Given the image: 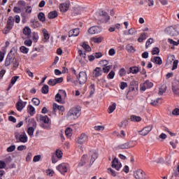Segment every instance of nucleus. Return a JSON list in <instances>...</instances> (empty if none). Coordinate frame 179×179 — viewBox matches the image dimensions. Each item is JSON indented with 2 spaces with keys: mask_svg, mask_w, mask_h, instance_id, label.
I'll return each instance as SVG.
<instances>
[{
  "mask_svg": "<svg viewBox=\"0 0 179 179\" xmlns=\"http://www.w3.org/2000/svg\"><path fill=\"white\" fill-rule=\"evenodd\" d=\"M79 56L77 57L80 64H83V59H86V53H83V51L79 50H78Z\"/></svg>",
  "mask_w": 179,
  "mask_h": 179,
  "instance_id": "nucleus-21",
  "label": "nucleus"
},
{
  "mask_svg": "<svg viewBox=\"0 0 179 179\" xmlns=\"http://www.w3.org/2000/svg\"><path fill=\"white\" fill-rule=\"evenodd\" d=\"M37 121H39L40 122H43L44 124H51V120L49 119L48 116L47 115H38L36 116Z\"/></svg>",
  "mask_w": 179,
  "mask_h": 179,
  "instance_id": "nucleus-8",
  "label": "nucleus"
},
{
  "mask_svg": "<svg viewBox=\"0 0 179 179\" xmlns=\"http://www.w3.org/2000/svg\"><path fill=\"white\" fill-rule=\"evenodd\" d=\"M48 83V85L50 86H55L57 85L55 79H50V80H49Z\"/></svg>",
  "mask_w": 179,
  "mask_h": 179,
  "instance_id": "nucleus-57",
  "label": "nucleus"
},
{
  "mask_svg": "<svg viewBox=\"0 0 179 179\" xmlns=\"http://www.w3.org/2000/svg\"><path fill=\"white\" fill-rule=\"evenodd\" d=\"M153 43H155V40L152 38H150L145 43L146 48H148L150 44H153Z\"/></svg>",
  "mask_w": 179,
  "mask_h": 179,
  "instance_id": "nucleus-45",
  "label": "nucleus"
},
{
  "mask_svg": "<svg viewBox=\"0 0 179 179\" xmlns=\"http://www.w3.org/2000/svg\"><path fill=\"white\" fill-rule=\"evenodd\" d=\"M114 76H115V72L111 71L107 76V79H114Z\"/></svg>",
  "mask_w": 179,
  "mask_h": 179,
  "instance_id": "nucleus-50",
  "label": "nucleus"
},
{
  "mask_svg": "<svg viewBox=\"0 0 179 179\" xmlns=\"http://www.w3.org/2000/svg\"><path fill=\"white\" fill-rule=\"evenodd\" d=\"M151 62H154L155 64H157V65H162V64H163L160 57H154L153 58H151Z\"/></svg>",
  "mask_w": 179,
  "mask_h": 179,
  "instance_id": "nucleus-26",
  "label": "nucleus"
},
{
  "mask_svg": "<svg viewBox=\"0 0 179 179\" xmlns=\"http://www.w3.org/2000/svg\"><path fill=\"white\" fill-rule=\"evenodd\" d=\"M169 43H170V44H173V45H177L178 44H179V40H178V41H174L173 39H168Z\"/></svg>",
  "mask_w": 179,
  "mask_h": 179,
  "instance_id": "nucleus-61",
  "label": "nucleus"
},
{
  "mask_svg": "<svg viewBox=\"0 0 179 179\" xmlns=\"http://www.w3.org/2000/svg\"><path fill=\"white\" fill-rule=\"evenodd\" d=\"M86 156L83 155L81 158L80 162L78 163V167H82L83 166H85V163H86L85 162V159Z\"/></svg>",
  "mask_w": 179,
  "mask_h": 179,
  "instance_id": "nucleus-42",
  "label": "nucleus"
},
{
  "mask_svg": "<svg viewBox=\"0 0 179 179\" xmlns=\"http://www.w3.org/2000/svg\"><path fill=\"white\" fill-rule=\"evenodd\" d=\"M126 50L128 51V52H135V51H136L135 48H134V46H132L131 44H128L126 46Z\"/></svg>",
  "mask_w": 179,
  "mask_h": 179,
  "instance_id": "nucleus-38",
  "label": "nucleus"
},
{
  "mask_svg": "<svg viewBox=\"0 0 179 179\" xmlns=\"http://www.w3.org/2000/svg\"><path fill=\"white\" fill-rule=\"evenodd\" d=\"M88 138L89 137L87 136V135L85 134H81L80 136L76 139V142L79 145H83V143H86V142H87Z\"/></svg>",
  "mask_w": 179,
  "mask_h": 179,
  "instance_id": "nucleus-7",
  "label": "nucleus"
},
{
  "mask_svg": "<svg viewBox=\"0 0 179 179\" xmlns=\"http://www.w3.org/2000/svg\"><path fill=\"white\" fill-rule=\"evenodd\" d=\"M61 111V113H64L65 111V108L64 106H59L57 103H53V111L56 113L57 111Z\"/></svg>",
  "mask_w": 179,
  "mask_h": 179,
  "instance_id": "nucleus-19",
  "label": "nucleus"
},
{
  "mask_svg": "<svg viewBox=\"0 0 179 179\" xmlns=\"http://www.w3.org/2000/svg\"><path fill=\"white\" fill-rule=\"evenodd\" d=\"M59 94L61 95L62 98L66 99V92L64 90H60Z\"/></svg>",
  "mask_w": 179,
  "mask_h": 179,
  "instance_id": "nucleus-48",
  "label": "nucleus"
},
{
  "mask_svg": "<svg viewBox=\"0 0 179 179\" xmlns=\"http://www.w3.org/2000/svg\"><path fill=\"white\" fill-rule=\"evenodd\" d=\"M17 5L20 8H23V7L26 6V2L24 1H18Z\"/></svg>",
  "mask_w": 179,
  "mask_h": 179,
  "instance_id": "nucleus-62",
  "label": "nucleus"
},
{
  "mask_svg": "<svg viewBox=\"0 0 179 179\" xmlns=\"http://www.w3.org/2000/svg\"><path fill=\"white\" fill-rule=\"evenodd\" d=\"M108 173H109V174H111L113 177H116L117 176V173H115V171L113 170L111 168L108 169Z\"/></svg>",
  "mask_w": 179,
  "mask_h": 179,
  "instance_id": "nucleus-53",
  "label": "nucleus"
},
{
  "mask_svg": "<svg viewBox=\"0 0 179 179\" xmlns=\"http://www.w3.org/2000/svg\"><path fill=\"white\" fill-rule=\"evenodd\" d=\"M27 110L30 115L32 116V115H34V114H36V109L34 108V107H33V106L29 105Z\"/></svg>",
  "mask_w": 179,
  "mask_h": 179,
  "instance_id": "nucleus-27",
  "label": "nucleus"
},
{
  "mask_svg": "<svg viewBox=\"0 0 179 179\" xmlns=\"http://www.w3.org/2000/svg\"><path fill=\"white\" fill-rule=\"evenodd\" d=\"M140 69H138V66H133L129 68V72L130 73H138L139 72Z\"/></svg>",
  "mask_w": 179,
  "mask_h": 179,
  "instance_id": "nucleus-34",
  "label": "nucleus"
},
{
  "mask_svg": "<svg viewBox=\"0 0 179 179\" xmlns=\"http://www.w3.org/2000/svg\"><path fill=\"white\" fill-rule=\"evenodd\" d=\"M58 16V13L55 10L50 12L48 15V19H55Z\"/></svg>",
  "mask_w": 179,
  "mask_h": 179,
  "instance_id": "nucleus-28",
  "label": "nucleus"
},
{
  "mask_svg": "<svg viewBox=\"0 0 179 179\" xmlns=\"http://www.w3.org/2000/svg\"><path fill=\"white\" fill-rule=\"evenodd\" d=\"M152 87H153L152 83L147 80L144 83L140 85V90H141V92H145L146 89H150Z\"/></svg>",
  "mask_w": 179,
  "mask_h": 179,
  "instance_id": "nucleus-10",
  "label": "nucleus"
},
{
  "mask_svg": "<svg viewBox=\"0 0 179 179\" xmlns=\"http://www.w3.org/2000/svg\"><path fill=\"white\" fill-rule=\"evenodd\" d=\"M55 100L57 101V103H62V96L59 93L57 94L55 96Z\"/></svg>",
  "mask_w": 179,
  "mask_h": 179,
  "instance_id": "nucleus-46",
  "label": "nucleus"
},
{
  "mask_svg": "<svg viewBox=\"0 0 179 179\" xmlns=\"http://www.w3.org/2000/svg\"><path fill=\"white\" fill-rule=\"evenodd\" d=\"M57 170L61 173V174H65L68 171V164L63 163L57 166Z\"/></svg>",
  "mask_w": 179,
  "mask_h": 179,
  "instance_id": "nucleus-14",
  "label": "nucleus"
},
{
  "mask_svg": "<svg viewBox=\"0 0 179 179\" xmlns=\"http://www.w3.org/2000/svg\"><path fill=\"white\" fill-rule=\"evenodd\" d=\"M20 50L23 54H27V52H29V48L25 46H21Z\"/></svg>",
  "mask_w": 179,
  "mask_h": 179,
  "instance_id": "nucleus-51",
  "label": "nucleus"
},
{
  "mask_svg": "<svg viewBox=\"0 0 179 179\" xmlns=\"http://www.w3.org/2000/svg\"><path fill=\"white\" fill-rule=\"evenodd\" d=\"M32 38H33L34 43H37V40H38V34L34 32L32 34Z\"/></svg>",
  "mask_w": 179,
  "mask_h": 179,
  "instance_id": "nucleus-52",
  "label": "nucleus"
},
{
  "mask_svg": "<svg viewBox=\"0 0 179 179\" xmlns=\"http://www.w3.org/2000/svg\"><path fill=\"white\" fill-rule=\"evenodd\" d=\"M15 139L21 142L22 143H26L27 142V135L25 132H23L22 134H15Z\"/></svg>",
  "mask_w": 179,
  "mask_h": 179,
  "instance_id": "nucleus-12",
  "label": "nucleus"
},
{
  "mask_svg": "<svg viewBox=\"0 0 179 179\" xmlns=\"http://www.w3.org/2000/svg\"><path fill=\"white\" fill-rule=\"evenodd\" d=\"M43 33L45 40H48L50 38V35L48 34V31H47V29H43Z\"/></svg>",
  "mask_w": 179,
  "mask_h": 179,
  "instance_id": "nucleus-44",
  "label": "nucleus"
},
{
  "mask_svg": "<svg viewBox=\"0 0 179 179\" xmlns=\"http://www.w3.org/2000/svg\"><path fill=\"white\" fill-rule=\"evenodd\" d=\"M38 20H40V22L44 23V22H45V15L44 14V13H39L38 14Z\"/></svg>",
  "mask_w": 179,
  "mask_h": 179,
  "instance_id": "nucleus-32",
  "label": "nucleus"
},
{
  "mask_svg": "<svg viewBox=\"0 0 179 179\" xmlns=\"http://www.w3.org/2000/svg\"><path fill=\"white\" fill-rule=\"evenodd\" d=\"M79 36V29L76 28L69 31V37H78Z\"/></svg>",
  "mask_w": 179,
  "mask_h": 179,
  "instance_id": "nucleus-22",
  "label": "nucleus"
},
{
  "mask_svg": "<svg viewBox=\"0 0 179 179\" xmlns=\"http://www.w3.org/2000/svg\"><path fill=\"white\" fill-rule=\"evenodd\" d=\"M153 129V125L150 124L149 126L145 127L142 130L138 131V134L142 136H146Z\"/></svg>",
  "mask_w": 179,
  "mask_h": 179,
  "instance_id": "nucleus-11",
  "label": "nucleus"
},
{
  "mask_svg": "<svg viewBox=\"0 0 179 179\" xmlns=\"http://www.w3.org/2000/svg\"><path fill=\"white\" fill-rule=\"evenodd\" d=\"M23 34L24 36H27V38H30V36L31 34V29L29 27H25L23 29Z\"/></svg>",
  "mask_w": 179,
  "mask_h": 179,
  "instance_id": "nucleus-25",
  "label": "nucleus"
},
{
  "mask_svg": "<svg viewBox=\"0 0 179 179\" xmlns=\"http://www.w3.org/2000/svg\"><path fill=\"white\" fill-rule=\"evenodd\" d=\"M27 134L29 136H33L34 134V128L33 127H29L27 129Z\"/></svg>",
  "mask_w": 179,
  "mask_h": 179,
  "instance_id": "nucleus-43",
  "label": "nucleus"
},
{
  "mask_svg": "<svg viewBox=\"0 0 179 179\" xmlns=\"http://www.w3.org/2000/svg\"><path fill=\"white\" fill-rule=\"evenodd\" d=\"M103 40H104V38L103 36H99L98 38H92V41H93L94 43H101V41H103Z\"/></svg>",
  "mask_w": 179,
  "mask_h": 179,
  "instance_id": "nucleus-35",
  "label": "nucleus"
},
{
  "mask_svg": "<svg viewBox=\"0 0 179 179\" xmlns=\"http://www.w3.org/2000/svg\"><path fill=\"white\" fill-rule=\"evenodd\" d=\"M100 31H101V28H100L99 26H94L88 29V33L90 34H99Z\"/></svg>",
  "mask_w": 179,
  "mask_h": 179,
  "instance_id": "nucleus-16",
  "label": "nucleus"
},
{
  "mask_svg": "<svg viewBox=\"0 0 179 179\" xmlns=\"http://www.w3.org/2000/svg\"><path fill=\"white\" fill-rule=\"evenodd\" d=\"M131 121H133L134 122H139L142 121V118L139 116L136 115H131L130 117Z\"/></svg>",
  "mask_w": 179,
  "mask_h": 179,
  "instance_id": "nucleus-31",
  "label": "nucleus"
},
{
  "mask_svg": "<svg viewBox=\"0 0 179 179\" xmlns=\"http://www.w3.org/2000/svg\"><path fill=\"white\" fill-rule=\"evenodd\" d=\"M80 107L76 108H72L69 110V111L67 113V116L71 121H73L74 120H77L78 117H80Z\"/></svg>",
  "mask_w": 179,
  "mask_h": 179,
  "instance_id": "nucleus-1",
  "label": "nucleus"
},
{
  "mask_svg": "<svg viewBox=\"0 0 179 179\" xmlns=\"http://www.w3.org/2000/svg\"><path fill=\"white\" fill-rule=\"evenodd\" d=\"M127 71H125V69L122 68L119 71V75L120 76L122 77L124 75H126Z\"/></svg>",
  "mask_w": 179,
  "mask_h": 179,
  "instance_id": "nucleus-56",
  "label": "nucleus"
},
{
  "mask_svg": "<svg viewBox=\"0 0 179 179\" xmlns=\"http://www.w3.org/2000/svg\"><path fill=\"white\" fill-rule=\"evenodd\" d=\"M178 65V60H174L173 62L172 71H174V69H177Z\"/></svg>",
  "mask_w": 179,
  "mask_h": 179,
  "instance_id": "nucleus-60",
  "label": "nucleus"
},
{
  "mask_svg": "<svg viewBox=\"0 0 179 179\" xmlns=\"http://www.w3.org/2000/svg\"><path fill=\"white\" fill-rule=\"evenodd\" d=\"M12 52H13V51L10 50L7 55V57H6V62H5L6 66H9V65H10V64H12L13 62V61L16 59V58H15V55Z\"/></svg>",
  "mask_w": 179,
  "mask_h": 179,
  "instance_id": "nucleus-6",
  "label": "nucleus"
},
{
  "mask_svg": "<svg viewBox=\"0 0 179 179\" xmlns=\"http://www.w3.org/2000/svg\"><path fill=\"white\" fill-rule=\"evenodd\" d=\"M172 90L176 96L179 94V80H175L173 83Z\"/></svg>",
  "mask_w": 179,
  "mask_h": 179,
  "instance_id": "nucleus-15",
  "label": "nucleus"
},
{
  "mask_svg": "<svg viewBox=\"0 0 179 179\" xmlns=\"http://www.w3.org/2000/svg\"><path fill=\"white\" fill-rule=\"evenodd\" d=\"M30 23L33 29H38V27H41V24L40 22L36 21L35 19L31 20Z\"/></svg>",
  "mask_w": 179,
  "mask_h": 179,
  "instance_id": "nucleus-23",
  "label": "nucleus"
},
{
  "mask_svg": "<svg viewBox=\"0 0 179 179\" xmlns=\"http://www.w3.org/2000/svg\"><path fill=\"white\" fill-rule=\"evenodd\" d=\"M111 167L115 169L117 171H120V169L122 167L121 162H118V159L115 157L112 161Z\"/></svg>",
  "mask_w": 179,
  "mask_h": 179,
  "instance_id": "nucleus-13",
  "label": "nucleus"
},
{
  "mask_svg": "<svg viewBox=\"0 0 179 179\" xmlns=\"http://www.w3.org/2000/svg\"><path fill=\"white\" fill-rule=\"evenodd\" d=\"M49 87L48 85H44L41 89V92L43 94H48Z\"/></svg>",
  "mask_w": 179,
  "mask_h": 179,
  "instance_id": "nucleus-41",
  "label": "nucleus"
},
{
  "mask_svg": "<svg viewBox=\"0 0 179 179\" xmlns=\"http://www.w3.org/2000/svg\"><path fill=\"white\" fill-rule=\"evenodd\" d=\"M113 66H105L102 67V73H108L110 72V69H111Z\"/></svg>",
  "mask_w": 179,
  "mask_h": 179,
  "instance_id": "nucleus-37",
  "label": "nucleus"
},
{
  "mask_svg": "<svg viewBox=\"0 0 179 179\" xmlns=\"http://www.w3.org/2000/svg\"><path fill=\"white\" fill-rule=\"evenodd\" d=\"M136 33L137 31L135 29H129L127 34H129L130 36H134V34H136Z\"/></svg>",
  "mask_w": 179,
  "mask_h": 179,
  "instance_id": "nucleus-54",
  "label": "nucleus"
},
{
  "mask_svg": "<svg viewBox=\"0 0 179 179\" xmlns=\"http://www.w3.org/2000/svg\"><path fill=\"white\" fill-rule=\"evenodd\" d=\"M103 75V70L101 67H96L92 73L93 78H99V76H101Z\"/></svg>",
  "mask_w": 179,
  "mask_h": 179,
  "instance_id": "nucleus-18",
  "label": "nucleus"
},
{
  "mask_svg": "<svg viewBox=\"0 0 179 179\" xmlns=\"http://www.w3.org/2000/svg\"><path fill=\"white\" fill-rule=\"evenodd\" d=\"M179 178V164L177 166L173 168V173L171 179H178Z\"/></svg>",
  "mask_w": 179,
  "mask_h": 179,
  "instance_id": "nucleus-20",
  "label": "nucleus"
},
{
  "mask_svg": "<svg viewBox=\"0 0 179 179\" xmlns=\"http://www.w3.org/2000/svg\"><path fill=\"white\" fill-rule=\"evenodd\" d=\"M165 31L167 34H169V36H178L179 34L178 29H177L176 26L169 27L166 29Z\"/></svg>",
  "mask_w": 179,
  "mask_h": 179,
  "instance_id": "nucleus-3",
  "label": "nucleus"
},
{
  "mask_svg": "<svg viewBox=\"0 0 179 179\" xmlns=\"http://www.w3.org/2000/svg\"><path fill=\"white\" fill-rule=\"evenodd\" d=\"M146 36H148V34L146 33H142L140 35V37L138 38V43H143V40H146Z\"/></svg>",
  "mask_w": 179,
  "mask_h": 179,
  "instance_id": "nucleus-36",
  "label": "nucleus"
},
{
  "mask_svg": "<svg viewBox=\"0 0 179 179\" xmlns=\"http://www.w3.org/2000/svg\"><path fill=\"white\" fill-rule=\"evenodd\" d=\"M117 108V104L115 103H113L112 105H110L109 107H108V113L109 114H111V113H113L114 110H115V108Z\"/></svg>",
  "mask_w": 179,
  "mask_h": 179,
  "instance_id": "nucleus-33",
  "label": "nucleus"
},
{
  "mask_svg": "<svg viewBox=\"0 0 179 179\" xmlns=\"http://www.w3.org/2000/svg\"><path fill=\"white\" fill-rule=\"evenodd\" d=\"M136 179H148L149 178L146 173H145V171H143L142 169H138L134 172V174Z\"/></svg>",
  "mask_w": 179,
  "mask_h": 179,
  "instance_id": "nucleus-5",
  "label": "nucleus"
},
{
  "mask_svg": "<svg viewBox=\"0 0 179 179\" xmlns=\"http://www.w3.org/2000/svg\"><path fill=\"white\" fill-rule=\"evenodd\" d=\"M172 115H179V109H178V108H175V109L172 111Z\"/></svg>",
  "mask_w": 179,
  "mask_h": 179,
  "instance_id": "nucleus-64",
  "label": "nucleus"
},
{
  "mask_svg": "<svg viewBox=\"0 0 179 179\" xmlns=\"http://www.w3.org/2000/svg\"><path fill=\"white\" fill-rule=\"evenodd\" d=\"M32 103H34L35 106H40V99L37 98H33Z\"/></svg>",
  "mask_w": 179,
  "mask_h": 179,
  "instance_id": "nucleus-55",
  "label": "nucleus"
},
{
  "mask_svg": "<svg viewBox=\"0 0 179 179\" xmlns=\"http://www.w3.org/2000/svg\"><path fill=\"white\" fill-rule=\"evenodd\" d=\"M102 16L103 19H104L105 22H108L110 20V15L106 12L102 11L100 14Z\"/></svg>",
  "mask_w": 179,
  "mask_h": 179,
  "instance_id": "nucleus-30",
  "label": "nucleus"
},
{
  "mask_svg": "<svg viewBox=\"0 0 179 179\" xmlns=\"http://www.w3.org/2000/svg\"><path fill=\"white\" fill-rule=\"evenodd\" d=\"M94 85L92 84L90 85V96H93V94H94Z\"/></svg>",
  "mask_w": 179,
  "mask_h": 179,
  "instance_id": "nucleus-58",
  "label": "nucleus"
},
{
  "mask_svg": "<svg viewBox=\"0 0 179 179\" xmlns=\"http://www.w3.org/2000/svg\"><path fill=\"white\" fill-rule=\"evenodd\" d=\"M14 24L15 18H13V17L12 16L8 17L7 24L3 29L4 34H8V33H9V31H10V30H12V29L13 28Z\"/></svg>",
  "mask_w": 179,
  "mask_h": 179,
  "instance_id": "nucleus-2",
  "label": "nucleus"
},
{
  "mask_svg": "<svg viewBox=\"0 0 179 179\" xmlns=\"http://www.w3.org/2000/svg\"><path fill=\"white\" fill-rule=\"evenodd\" d=\"M97 157H99V155L96 152H94L92 155L91 160H90L91 164H93V163H94V162L96 161V159H97Z\"/></svg>",
  "mask_w": 179,
  "mask_h": 179,
  "instance_id": "nucleus-39",
  "label": "nucleus"
},
{
  "mask_svg": "<svg viewBox=\"0 0 179 179\" xmlns=\"http://www.w3.org/2000/svg\"><path fill=\"white\" fill-rule=\"evenodd\" d=\"M62 151L61 150H57L56 151V156L58 159H61L62 157Z\"/></svg>",
  "mask_w": 179,
  "mask_h": 179,
  "instance_id": "nucleus-59",
  "label": "nucleus"
},
{
  "mask_svg": "<svg viewBox=\"0 0 179 179\" xmlns=\"http://www.w3.org/2000/svg\"><path fill=\"white\" fill-rule=\"evenodd\" d=\"M82 47L84 48V50H85V51H92V48H90V46L86 43H83Z\"/></svg>",
  "mask_w": 179,
  "mask_h": 179,
  "instance_id": "nucleus-47",
  "label": "nucleus"
},
{
  "mask_svg": "<svg viewBox=\"0 0 179 179\" xmlns=\"http://www.w3.org/2000/svg\"><path fill=\"white\" fill-rule=\"evenodd\" d=\"M65 134H66V136H67V138H71L72 136V129H71V127H68L65 130Z\"/></svg>",
  "mask_w": 179,
  "mask_h": 179,
  "instance_id": "nucleus-40",
  "label": "nucleus"
},
{
  "mask_svg": "<svg viewBox=\"0 0 179 179\" xmlns=\"http://www.w3.org/2000/svg\"><path fill=\"white\" fill-rule=\"evenodd\" d=\"M59 9L61 12H66L69 9V3H64L60 4Z\"/></svg>",
  "mask_w": 179,
  "mask_h": 179,
  "instance_id": "nucleus-24",
  "label": "nucleus"
},
{
  "mask_svg": "<svg viewBox=\"0 0 179 179\" xmlns=\"http://www.w3.org/2000/svg\"><path fill=\"white\" fill-rule=\"evenodd\" d=\"M118 127L120 128H122L123 129H125V128L128 127V120H124L122 121L120 123H119Z\"/></svg>",
  "mask_w": 179,
  "mask_h": 179,
  "instance_id": "nucleus-29",
  "label": "nucleus"
},
{
  "mask_svg": "<svg viewBox=\"0 0 179 179\" xmlns=\"http://www.w3.org/2000/svg\"><path fill=\"white\" fill-rule=\"evenodd\" d=\"M77 80L80 85H85V82H87V74L85 71H81L77 76Z\"/></svg>",
  "mask_w": 179,
  "mask_h": 179,
  "instance_id": "nucleus-4",
  "label": "nucleus"
},
{
  "mask_svg": "<svg viewBox=\"0 0 179 179\" xmlns=\"http://www.w3.org/2000/svg\"><path fill=\"white\" fill-rule=\"evenodd\" d=\"M26 104H27V102H23L22 99H19L16 103V108L17 111H22V110L26 107Z\"/></svg>",
  "mask_w": 179,
  "mask_h": 179,
  "instance_id": "nucleus-17",
  "label": "nucleus"
},
{
  "mask_svg": "<svg viewBox=\"0 0 179 179\" xmlns=\"http://www.w3.org/2000/svg\"><path fill=\"white\" fill-rule=\"evenodd\" d=\"M12 64L13 65V68H17V66H19V62L16 59H14V60L12 62Z\"/></svg>",
  "mask_w": 179,
  "mask_h": 179,
  "instance_id": "nucleus-63",
  "label": "nucleus"
},
{
  "mask_svg": "<svg viewBox=\"0 0 179 179\" xmlns=\"http://www.w3.org/2000/svg\"><path fill=\"white\" fill-rule=\"evenodd\" d=\"M134 146H136L135 141H130L129 142L124 143V144H121L119 145V148L120 149H131V148H134Z\"/></svg>",
  "mask_w": 179,
  "mask_h": 179,
  "instance_id": "nucleus-9",
  "label": "nucleus"
},
{
  "mask_svg": "<svg viewBox=\"0 0 179 179\" xmlns=\"http://www.w3.org/2000/svg\"><path fill=\"white\" fill-rule=\"evenodd\" d=\"M159 52H160V49H159V48H154L152 51V55H159Z\"/></svg>",
  "mask_w": 179,
  "mask_h": 179,
  "instance_id": "nucleus-49",
  "label": "nucleus"
}]
</instances>
